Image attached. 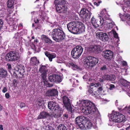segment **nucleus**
Instances as JSON below:
<instances>
[{"mask_svg": "<svg viewBox=\"0 0 130 130\" xmlns=\"http://www.w3.org/2000/svg\"><path fill=\"white\" fill-rule=\"evenodd\" d=\"M114 37L116 39L118 38V34L116 32L114 34Z\"/></svg>", "mask_w": 130, "mask_h": 130, "instance_id": "55", "label": "nucleus"}, {"mask_svg": "<svg viewBox=\"0 0 130 130\" xmlns=\"http://www.w3.org/2000/svg\"><path fill=\"white\" fill-rule=\"evenodd\" d=\"M121 83L122 85L128 89L130 88V83H128L126 80L124 79L121 80Z\"/></svg>", "mask_w": 130, "mask_h": 130, "instance_id": "26", "label": "nucleus"}, {"mask_svg": "<svg viewBox=\"0 0 130 130\" xmlns=\"http://www.w3.org/2000/svg\"><path fill=\"white\" fill-rule=\"evenodd\" d=\"M96 36L98 39L105 42L108 41L109 39L106 33L103 32H98L96 33Z\"/></svg>", "mask_w": 130, "mask_h": 130, "instance_id": "12", "label": "nucleus"}, {"mask_svg": "<svg viewBox=\"0 0 130 130\" xmlns=\"http://www.w3.org/2000/svg\"><path fill=\"white\" fill-rule=\"evenodd\" d=\"M129 129H130V125L126 128V130H129Z\"/></svg>", "mask_w": 130, "mask_h": 130, "instance_id": "63", "label": "nucleus"}, {"mask_svg": "<svg viewBox=\"0 0 130 130\" xmlns=\"http://www.w3.org/2000/svg\"><path fill=\"white\" fill-rule=\"evenodd\" d=\"M107 68L105 65H103V67L100 68V70L101 71H105L107 70Z\"/></svg>", "mask_w": 130, "mask_h": 130, "instance_id": "43", "label": "nucleus"}, {"mask_svg": "<svg viewBox=\"0 0 130 130\" xmlns=\"http://www.w3.org/2000/svg\"><path fill=\"white\" fill-rule=\"evenodd\" d=\"M7 71L2 68H0V78H5L8 76Z\"/></svg>", "mask_w": 130, "mask_h": 130, "instance_id": "21", "label": "nucleus"}, {"mask_svg": "<svg viewBox=\"0 0 130 130\" xmlns=\"http://www.w3.org/2000/svg\"><path fill=\"white\" fill-rule=\"evenodd\" d=\"M15 68L17 69V72H18L19 70L25 68V67L23 65L19 64H18L16 67H15Z\"/></svg>", "mask_w": 130, "mask_h": 130, "instance_id": "35", "label": "nucleus"}, {"mask_svg": "<svg viewBox=\"0 0 130 130\" xmlns=\"http://www.w3.org/2000/svg\"><path fill=\"white\" fill-rule=\"evenodd\" d=\"M104 21L103 18L100 16L97 18L93 17L91 19V24L95 28L102 26L104 23Z\"/></svg>", "mask_w": 130, "mask_h": 130, "instance_id": "7", "label": "nucleus"}, {"mask_svg": "<svg viewBox=\"0 0 130 130\" xmlns=\"http://www.w3.org/2000/svg\"><path fill=\"white\" fill-rule=\"evenodd\" d=\"M35 23H38L39 22V20L37 19L36 20V21H35Z\"/></svg>", "mask_w": 130, "mask_h": 130, "instance_id": "62", "label": "nucleus"}, {"mask_svg": "<svg viewBox=\"0 0 130 130\" xmlns=\"http://www.w3.org/2000/svg\"><path fill=\"white\" fill-rule=\"evenodd\" d=\"M100 86V84H99L94 83H91L88 90L90 94L95 97H100L101 94L100 92L101 91L103 90L102 87L99 86Z\"/></svg>", "mask_w": 130, "mask_h": 130, "instance_id": "3", "label": "nucleus"}, {"mask_svg": "<svg viewBox=\"0 0 130 130\" xmlns=\"http://www.w3.org/2000/svg\"><path fill=\"white\" fill-rule=\"evenodd\" d=\"M5 60L8 61H14L20 58L19 54L15 51H11L7 53L5 57Z\"/></svg>", "mask_w": 130, "mask_h": 130, "instance_id": "6", "label": "nucleus"}, {"mask_svg": "<svg viewBox=\"0 0 130 130\" xmlns=\"http://www.w3.org/2000/svg\"><path fill=\"white\" fill-rule=\"evenodd\" d=\"M110 87L109 88V89L110 90H112L113 88H115V86L113 84H110Z\"/></svg>", "mask_w": 130, "mask_h": 130, "instance_id": "47", "label": "nucleus"}, {"mask_svg": "<svg viewBox=\"0 0 130 130\" xmlns=\"http://www.w3.org/2000/svg\"><path fill=\"white\" fill-rule=\"evenodd\" d=\"M0 129L1 130H3V126L2 125H0Z\"/></svg>", "mask_w": 130, "mask_h": 130, "instance_id": "61", "label": "nucleus"}, {"mask_svg": "<svg viewBox=\"0 0 130 130\" xmlns=\"http://www.w3.org/2000/svg\"><path fill=\"white\" fill-rule=\"evenodd\" d=\"M3 22L2 19H0V30L2 27L3 25Z\"/></svg>", "mask_w": 130, "mask_h": 130, "instance_id": "46", "label": "nucleus"}, {"mask_svg": "<svg viewBox=\"0 0 130 130\" xmlns=\"http://www.w3.org/2000/svg\"><path fill=\"white\" fill-rule=\"evenodd\" d=\"M125 17L129 18V20H130V15L129 14H127L126 15Z\"/></svg>", "mask_w": 130, "mask_h": 130, "instance_id": "59", "label": "nucleus"}, {"mask_svg": "<svg viewBox=\"0 0 130 130\" xmlns=\"http://www.w3.org/2000/svg\"><path fill=\"white\" fill-rule=\"evenodd\" d=\"M79 67L76 64H75V66L73 68V69L74 70L76 69H79Z\"/></svg>", "mask_w": 130, "mask_h": 130, "instance_id": "57", "label": "nucleus"}, {"mask_svg": "<svg viewBox=\"0 0 130 130\" xmlns=\"http://www.w3.org/2000/svg\"><path fill=\"white\" fill-rule=\"evenodd\" d=\"M25 104L23 103H21L20 104V107L21 108L25 107Z\"/></svg>", "mask_w": 130, "mask_h": 130, "instance_id": "48", "label": "nucleus"}, {"mask_svg": "<svg viewBox=\"0 0 130 130\" xmlns=\"http://www.w3.org/2000/svg\"><path fill=\"white\" fill-rule=\"evenodd\" d=\"M56 113L53 114L51 115V116L52 117L58 118L60 117L61 114V113L60 112H56Z\"/></svg>", "mask_w": 130, "mask_h": 130, "instance_id": "36", "label": "nucleus"}, {"mask_svg": "<svg viewBox=\"0 0 130 130\" xmlns=\"http://www.w3.org/2000/svg\"><path fill=\"white\" fill-rule=\"evenodd\" d=\"M52 34L53 39L57 42L63 41L66 37V35L63 31L58 28H55L53 30Z\"/></svg>", "mask_w": 130, "mask_h": 130, "instance_id": "4", "label": "nucleus"}, {"mask_svg": "<svg viewBox=\"0 0 130 130\" xmlns=\"http://www.w3.org/2000/svg\"><path fill=\"white\" fill-rule=\"evenodd\" d=\"M100 45H95L90 46L89 49L91 52L97 53L100 50Z\"/></svg>", "mask_w": 130, "mask_h": 130, "instance_id": "17", "label": "nucleus"}, {"mask_svg": "<svg viewBox=\"0 0 130 130\" xmlns=\"http://www.w3.org/2000/svg\"><path fill=\"white\" fill-rule=\"evenodd\" d=\"M86 117L83 116H79L77 117L75 119V121L76 124L81 129L82 127H83L84 124L85 122Z\"/></svg>", "mask_w": 130, "mask_h": 130, "instance_id": "14", "label": "nucleus"}, {"mask_svg": "<svg viewBox=\"0 0 130 130\" xmlns=\"http://www.w3.org/2000/svg\"><path fill=\"white\" fill-rule=\"evenodd\" d=\"M63 117L66 119H67L68 117V115L67 114H65L63 115Z\"/></svg>", "mask_w": 130, "mask_h": 130, "instance_id": "54", "label": "nucleus"}, {"mask_svg": "<svg viewBox=\"0 0 130 130\" xmlns=\"http://www.w3.org/2000/svg\"><path fill=\"white\" fill-rule=\"evenodd\" d=\"M83 51V48L81 46H77L72 49L71 54L73 58L77 59L80 56Z\"/></svg>", "mask_w": 130, "mask_h": 130, "instance_id": "8", "label": "nucleus"}, {"mask_svg": "<svg viewBox=\"0 0 130 130\" xmlns=\"http://www.w3.org/2000/svg\"><path fill=\"white\" fill-rule=\"evenodd\" d=\"M107 25L108 28L110 29L112 28L114 26L113 23H108Z\"/></svg>", "mask_w": 130, "mask_h": 130, "instance_id": "41", "label": "nucleus"}, {"mask_svg": "<svg viewBox=\"0 0 130 130\" xmlns=\"http://www.w3.org/2000/svg\"><path fill=\"white\" fill-rule=\"evenodd\" d=\"M7 91V89L6 87H4L3 88L2 91L4 93H5Z\"/></svg>", "mask_w": 130, "mask_h": 130, "instance_id": "53", "label": "nucleus"}, {"mask_svg": "<svg viewBox=\"0 0 130 130\" xmlns=\"http://www.w3.org/2000/svg\"><path fill=\"white\" fill-rule=\"evenodd\" d=\"M85 122L84 124L83 127H82L81 129H84V128H87L88 129H90L91 128L92 126V124L89 121V119L86 117Z\"/></svg>", "mask_w": 130, "mask_h": 130, "instance_id": "19", "label": "nucleus"}, {"mask_svg": "<svg viewBox=\"0 0 130 130\" xmlns=\"http://www.w3.org/2000/svg\"><path fill=\"white\" fill-rule=\"evenodd\" d=\"M7 3L8 7L11 8L13 6L14 3V0H8Z\"/></svg>", "mask_w": 130, "mask_h": 130, "instance_id": "32", "label": "nucleus"}, {"mask_svg": "<svg viewBox=\"0 0 130 130\" xmlns=\"http://www.w3.org/2000/svg\"><path fill=\"white\" fill-rule=\"evenodd\" d=\"M82 111L85 114H93L98 110L94 103L89 100H84L83 102Z\"/></svg>", "mask_w": 130, "mask_h": 130, "instance_id": "2", "label": "nucleus"}, {"mask_svg": "<svg viewBox=\"0 0 130 130\" xmlns=\"http://www.w3.org/2000/svg\"><path fill=\"white\" fill-rule=\"evenodd\" d=\"M42 38L43 40L44 41L45 43L48 44H51L52 43V41L46 36L44 35H42Z\"/></svg>", "mask_w": 130, "mask_h": 130, "instance_id": "25", "label": "nucleus"}, {"mask_svg": "<svg viewBox=\"0 0 130 130\" xmlns=\"http://www.w3.org/2000/svg\"><path fill=\"white\" fill-rule=\"evenodd\" d=\"M83 78L84 79H85L86 80H87L88 78V75H84L83 77Z\"/></svg>", "mask_w": 130, "mask_h": 130, "instance_id": "51", "label": "nucleus"}, {"mask_svg": "<svg viewBox=\"0 0 130 130\" xmlns=\"http://www.w3.org/2000/svg\"><path fill=\"white\" fill-rule=\"evenodd\" d=\"M10 73H11L12 75L13 76V77L17 78H20L22 77H18L17 74V71L15 68H14L13 70H12L11 71H10Z\"/></svg>", "mask_w": 130, "mask_h": 130, "instance_id": "30", "label": "nucleus"}, {"mask_svg": "<svg viewBox=\"0 0 130 130\" xmlns=\"http://www.w3.org/2000/svg\"><path fill=\"white\" fill-rule=\"evenodd\" d=\"M56 103L53 101L50 102L48 103V107L49 109L53 111Z\"/></svg>", "mask_w": 130, "mask_h": 130, "instance_id": "28", "label": "nucleus"}, {"mask_svg": "<svg viewBox=\"0 0 130 130\" xmlns=\"http://www.w3.org/2000/svg\"><path fill=\"white\" fill-rule=\"evenodd\" d=\"M102 3V1H100L97 2H94L93 4L94 5H96L97 6H99L100 4Z\"/></svg>", "mask_w": 130, "mask_h": 130, "instance_id": "44", "label": "nucleus"}, {"mask_svg": "<svg viewBox=\"0 0 130 130\" xmlns=\"http://www.w3.org/2000/svg\"><path fill=\"white\" fill-rule=\"evenodd\" d=\"M80 13L79 15L81 17L85 18V19L86 18H90L91 14V13L87 9L85 8H82Z\"/></svg>", "mask_w": 130, "mask_h": 130, "instance_id": "13", "label": "nucleus"}, {"mask_svg": "<svg viewBox=\"0 0 130 130\" xmlns=\"http://www.w3.org/2000/svg\"><path fill=\"white\" fill-rule=\"evenodd\" d=\"M13 21L12 20L11 23H10L9 22V24L10 25V26L9 27L8 29H9V31H12L13 30V26H12V24L13 23Z\"/></svg>", "mask_w": 130, "mask_h": 130, "instance_id": "37", "label": "nucleus"}, {"mask_svg": "<svg viewBox=\"0 0 130 130\" xmlns=\"http://www.w3.org/2000/svg\"><path fill=\"white\" fill-rule=\"evenodd\" d=\"M122 65L123 66H127V62L125 61H124L122 63Z\"/></svg>", "mask_w": 130, "mask_h": 130, "instance_id": "58", "label": "nucleus"}, {"mask_svg": "<svg viewBox=\"0 0 130 130\" xmlns=\"http://www.w3.org/2000/svg\"><path fill=\"white\" fill-rule=\"evenodd\" d=\"M99 81L101 82V83H103L104 82V80L101 78H100L99 79Z\"/></svg>", "mask_w": 130, "mask_h": 130, "instance_id": "60", "label": "nucleus"}, {"mask_svg": "<svg viewBox=\"0 0 130 130\" xmlns=\"http://www.w3.org/2000/svg\"><path fill=\"white\" fill-rule=\"evenodd\" d=\"M44 101L41 99H38L37 101V103L39 106L42 105L43 104Z\"/></svg>", "mask_w": 130, "mask_h": 130, "instance_id": "38", "label": "nucleus"}, {"mask_svg": "<svg viewBox=\"0 0 130 130\" xmlns=\"http://www.w3.org/2000/svg\"><path fill=\"white\" fill-rule=\"evenodd\" d=\"M62 99L64 106L68 111L71 113H73L70 99L66 95L63 96Z\"/></svg>", "mask_w": 130, "mask_h": 130, "instance_id": "10", "label": "nucleus"}, {"mask_svg": "<svg viewBox=\"0 0 130 130\" xmlns=\"http://www.w3.org/2000/svg\"><path fill=\"white\" fill-rule=\"evenodd\" d=\"M58 93L57 89H53L47 91L45 93V95L46 96L49 97L55 96L58 95Z\"/></svg>", "mask_w": 130, "mask_h": 130, "instance_id": "16", "label": "nucleus"}, {"mask_svg": "<svg viewBox=\"0 0 130 130\" xmlns=\"http://www.w3.org/2000/svg\"><path fill=\"white\" fill-rule=\"evenodd\" d=\"M112 117L113 119V121L117 122L120 123L123 121L125 119L124 115L116 111L113 113Z\"/></svg>", "mask_w": 130, "mask_h": 130, "instance_id": "9", "label": "nucleus"}, {"mask_svg": "<svg viewBox=\"0 0 130 130\" xmlns=\"http://www.w3.org/2000/svg\"><path fill=\"white\" fill-rule=\"evenodd\" d=\"M55 74H52L50 75L48 77V79L49 81L52 83H54L55 80Z\"/></svg>", "mask_w": 130, "mask_h": 130, "instance_id": "34", "label": "nucleus"}, {"mask_svg": "<svg viewBox=\"0 0 130 130\" xmlns=\"http://www.w3.org/2000/svg\"><path fill=\"white\" fill-rule=\"evenodd\" d=\"M7 66H8V71L10 72V70L11 69V65L9 63H7Z\"/></svg>", "mask_w": 130, "mask_h": 130, "instance_id": "45", "label": "nucleus"}, {"mask_svg": "<svg viewBox=\"0 0 130 130\" xmlns=\"http://www.w3.org/2000/svg\"><path fill=\"white\" fill-rule=\"evenodd\" d=\"M113 54L112 51L107 50L103 52V55L105 58L110 60L113 57Z\"/></svg>", "mask_w": 130, "mask_h": 130, "instance_id": "15", "label": "nucleus"}, {"mask_svg": "<svg viewBox=\"0 0 130 130\" xmlns=\"http://www.w3.org/2000/svg\"><path fill=\"white\" fill-rule=\"evenodd\" d=\"M30 60L32 62L33 64L35 65H37L39 62V60H37V58L35 57L31 58Z\"/></svg>", "mask_w": 130, "mask_h": 130, "instance_id": "31", "label": "nucleus"}, {"mask_svg": "<svg viewBox=\"0 0 130 130\" xmlns=\"http://www.w3.org/2000/svg\"><path fill=\"white\" fill-rule=\"evenodd\" d=\"M34 49L35 52H39L40 51V48L38 46H36L35 45H34Z\"/></svg>", "mask_w": 130, "mask_h": 130, "instance_id": "39", "label": "nucleus"}, {"mask_svg": "<svg viewBox=\"0 0 130 130\" xmlns=\"http://www.w3.org/2000/svg\"><path fill=\"white\" fill-rule=\"evenodd\" d=\"M17 81L15 79H14L13 80V85L15 86L16 84L17 83Z\"/></svg>", "mask_w": 130, "mask_h": 130, "instance_id": "52", "label": "nucleus"}, {"mask_svg": "<svg viewBox=\"0 0 130 130\" xmlns=\"http://www.w3.org/2000/svg\"><path fill=\"white\" fill-rule=\"evenodd\" d=\"M57 130H67V127L63 124H60L57 127Z\"/></svg>", "mask_w": 130, "mask_h": 130, "instance_id": "33", "label": "nucleus"}, {"mask_svg": "<svg viewBox=\"0 0 130 130\" xmlns=\"http://www.w3.org/2000/svg\"><path fill=\"white\" fill-rule=\"evenodd\" d=\"M69 65L72 67L73 68H74V67L75 66V64H74L72 62H70L69 64Z\"/></svg>", "mask_w": 130, "mask_h": 130, "instance_id": "49", "label": "nucleus"}, {"mask_svg": "<svg viewBox=\"0 0 130 130\" xmlns=\"http://www.w3.org/2000/svg\"><path fill=\"white\" fill-rule=\"evenodd\" d=\"M45 55L51 61L52 60V59L55 58L56 57V55L54 53L53 54H50L47 51H46L44 52Z\"/></svg>", "mask_w": 130, "mask_h": 130, "instance_id": "22", "label": "nucleus"}, {"mask_svg": "<svg viewBox=\"0 0 130 130\" xmlns=\"http://www.w3.org/2000/svg\"><path fill=\"white\" fill-rule=\"evenodd\" d=\"M39 71L41 74V76L44 82L46 79L47 69L46 66L45 65H41L40 67Z\"/></svg>", "mask_w": 130, "mask_h": 130, "instance_id": "11", "label": "nucleus"}, {"mask_svg": "<svg viewBox=\"0 0 130 130\" xmlns=\"http://www.w3.org/2000/svg\"><path fill=\"white\" fill-rule=\"evenodd\" d=\"M55 80H54V83H59L62 82V79L60 75L58 74H55Z\"/></svg>", "mask_w": 130, "mask_h": 130, "instance_id": "27", "label": "nucleus"}, {"mask_svg": "<svg viewBox=\"0 0 130 130\" xmlns=\"http://www.w3.org/2000/svg\"><path fill=\"white\" fill-rule=\"evenodd\" d=\"M102 78L104 79L109 81H114L116 78V76L113 74L110 75H105L103 76Z\"/></svg>", "mask_w": 130, "mask_h": 130, "instance_id": "18", "label": "nucleus"}, {"mask_svg": "<svg viewBox=\"0 0 130 130\" xmlns=\"http://www.w3.org/2000/svg\"><path fill=\"white\" fill-rule=\"evenodd\" d=\"M5 96L6 99H9L10 96L9 93H6L5 94Z\"/></svg>", "mask_w": 130, "mask_h": 130, "instance_id": "50", "label": "nucleus"}, {"mask_svg": "<svg viewBox=\"0 0 130 130\" xmlns=\"http://www.w3.org/2000/svg\"><path fill=\"white\" fill-rule=\"evenodd\" d=\"M49 114L46 112L43 111L40 113L37 118V119H39L46 118L49 116Z\"/></svg>", "mask_w": 130, "mask_h": 130, "instance_id": "23", "label": "nucleus"}, {"mask_svg": "<svg viewBox=\"0 0 130 130\" xmlns=\"http://www.w3.org/2000/svg\"><path fill=\"white\" fill-rule=\"evenodd\" d=\"M68 30L75 34H79L85 31L84 25L80 22H71L67 25Z\"/></svg>", "mask_w": 130, "mask_h": 130, "instance_id": "1", "label": "nucleus"}, {"mask_svg": "<svg viewBox=\"0 0 130 130\" xmlns=\"http://www.w3.org/2000/svg\"><path fill=\"white\" fill-rule=\"evenodd\" d=\"M98 58L94 57L89 56L86 57L84 63L87 68L91 69L98 63Z\"/></svg>", "mask_w": 130, "mask_h": 130, "instance_id": "5", "label": "nucleus"}, {"mask_svg": "<svg viewBox=\"0 0 130 130\" xmlns=\"http://www.w3.org/2000/svg\"><path fill=\"white\" fill-rule=\"evenodd\" d=\"M55 6L65 5L66 2L64 0H55L54 3Z\"/></svg>", "mask_w": 130, "mask_h": 130, "instance_id": "24", "label": "nucleus"}, {"mask_svg": "<svg viewBox=\"0 0 130 130\" xmlns=\"http://www.w3.org/2000/svg\"><path fill=\"white\" fill-rule=\"evenodd\" d=\"M48 85H49V87H51L53 86V84L50 83H48Z\"/></svg>", "mask_w": 130, "mask_h": 130, "instance_id": "64", "label": "nucleus"}, {"mask_svg": "<svg viewBox=\"0 0 130 130\" xmlns=\"http://www.w3.org/2000/svg\"><path fill=\"white\" fill-rule=\"evenodd\" d=\"M25 68H23L20 70L19 71V73L23 76L24 75V73L25 72Z\"/></svg>", "mask_w": 130, "mask_h": 130, "instance_id": "40", "label": "nucleus"}, {"mask_svg": "<svg viewBox=\"0 0 130 130\" xmlns=\"http://www.w3.org/2000/svg\"><path fill=\"white\" fill-rule=\"evenodd\" d=\"M56 8V11L59 13H64L66 11V9L65 8V5H61L59 6H55Z\"/></svg>", "mask_w": 130, "mask_h": 130, "instance_id": "20", "label": "nucleus"}, {"mask_svg": "<svg viewBox=\"0 0 130 130\" xmlns=\"http://www.w3.org/2000/svg\"><path fill=\"white\" fill-rule=\"evenodd\" d=\"M12 26H13V30H15L16 29V28H17V25L15 24H12Z\"/></svg>", "mask_w": 130, "mask_h": 130, "instance_id": "56", "label": "nucleus"}, {"mask_svg": "<svg viewBox=\"0 0 130 130\" xmlns=\"http://www.w3.org/2000/svg\"><path fill=\"white\" fill-rule=\"evenodd\" d=\"M20 36L19 35V34L18 32L16 33L15 34V35L13 37V38L15 39L16 40H18L20 38Z\"/></svg>", "mask_w": 130, "mask_h": 130, "instance_id": "42", "label": "nucleus"}, {"mask_svg": "<svg viewBox=\"0 0 130 130\" xmlns=\"http://www.w3.org/2000/svg\"><path fill=\"white\" fill-rule=\"evenodd\" d=\"M54 110L55 112L61 113L62 112V109L60 107L59 105L57 104L54 107Z\"/></svg>", "mask_w": 130, "mask_h": 130, "instance_id": "29", "label": "nucleus"}]
</instances>
